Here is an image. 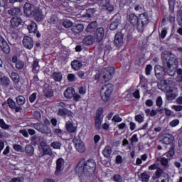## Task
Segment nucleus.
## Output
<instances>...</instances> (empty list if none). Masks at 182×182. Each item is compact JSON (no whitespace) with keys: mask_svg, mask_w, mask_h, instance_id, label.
Returning a JSON list of instances; mask_svg holds the SVG:
<instances>
[{"mask_svg":"<svg viewBox=\"0 0 182 182\" xmlns=\"http://www.w3.org/2000/svg\"><path fill=\"white\" fill-rule=\"evenodd\" d=\"M75 88L69 87L64 91L63 96L65 99H72L75 95Z\"/></svg>","mask_w":182,"mask_h":182,"instance_id":"nucleus-19","label":"nucleus"},{"mask_svg":"<svg viewBox=\"0 0 182 182\" xmlns=\"http://www.w3.org/2000/svg\"><path fill=\"white\" fill-rule=\"evenodd\" d=\"M113 75H114V68L107 67L102 70L100 75H95L94 76V80H102V83H106V82H109V80H112Z\"/></svg>","mask_w":182,"mask_h":182,"instance_id":"nucleus-3","label":"nucleus"},{"mask_svg":"<svg viewBox=\"0 0 182 182\" xmlns=\"http://www.w3.org/2000/svg\"><path fill=\"white\" fill-rule=\"evenodd\" d=\"M43 92L46 97H52L53 96V91L51 88H45Z\"/></svg>","mask_w":182,"mask_h":182,"instance_id":"nucleus-40","label":"nucleus"},{"mask_svg":"<svg viewBox=\"0 0 182 182\" xmlns=\"http://www.w3.org/2000/svg\"><path fill=\"white\" fill-rule=\"evenodd\" d=\"M141 178L142 181L146 182L150 179V176L149 174H147V173L144 172L141 174Z\"/></svg>","mask_w":182,"mask_h":182,"instance_id":"nucleus-46","label":"nucleus"},{"mask_svg":"<svg viewBox=\"0 0 182 182\" xmlns=\"http://www.w3.org/2000/svg\"><path fill=\"white\" fill-rule=\"evenodd\" d=\"M73 98L74 102H80V100L82 99V95H80V93H76V92L75 91Z\"/></svg>","mask_w":182,"mask_h":182,"instance_id":"nucleus-48","label":"nucleus"},{"mask_svg":"<svg viewBox=\"0 0 182 182\" xmlns=\"http://www.w3.org/2000/svg\"><path fill=\"white\" fill-rule=\"evenodd\" d=\"M96 170V162L93 159L81 160L76 167V173L80 177H90L95 174Z\"/></svg>","mask_w":182,"mask_h":182,"instance_id":"nucleus-2","label":"nucleus"},{"mask_svg":"<svg viewBox=\"0 0 182 182\" xmlns=\"http://www.w3.org/2000/svg\"><path fill=\"white\" fill-rule=\"evenodd\" d=\"M10 77L14 83H19V75L16 73H11L10 75Z\"/></svg>","mask_w":182,"mask_h":182,"instance_id":"nucleus-35","label":"nucleus"},{"mask_svg":"<svg viewBox=\"0 0 182 182\" xmlns=\"http://www.w3.org/2000/svg\"><path fill=\"white\" fill-rule=\"evenodd\" d=\"M161 143H162V144H171V143H173V135L170 134H163Z\"/></svg>","mask_w":182,"mask_h":182,"instance_id":"nucleus-15","label":"nucleus"},{"mask_svg":"<svg viewBox=\"0 0 182 182\" xmlns=\"http://www.w3.org/2000/svg\"><path fill=\"white\" fill-rule=\"evenodd\" d=\"M135 120L137 123H143L144 122V114H139L135 116Z\"/></svg>","mask_w":182,"mask_h":182,"instance_id":"nucleus-38","label":"nucleus"},{"mask_svg":"<svg viewBox=\"0 0 182 182\" xmlns=\"http://www.w3.org/2000/svg\"><path fill=\"white\" fill-rule=\"evenodd\" d=\"M97 2L100 6H107L110 4V0H97Z\"/></svg>","mask_w":182,"mask_h":182,"instance_id":"nucleus-41","label":"nucleus"},{"mask_svg":"<svg viewBox=\"0 0 182 182\" xmlns=\"http://www.w3.org/2000/svg\"><path fill=\"white\" fill-rule=\"evenodd\" d=\"M105 8H106V11H107V12H109V14H112V12L114 11V6L112 4H110L109 3L107 5V6H105Z\"/></svg>","mask_w":182,"mask_h":182,"instance_id":"nucleus-50","label":"nucleus"},{"mask_svg":"<svg viewBox=\"0 0 182 182\" xmlns=\"http://www.w3.org/2000/svg\"><path fill=\"white\" fill-rule=\"evenodd\" d=\"M114 181L115 182H122V176L119 174H117L114 176Z\"/></svg>","mask_w":182,"mask_h":182,"instance_id":"nucleus-64","label":"nucleus"},{"mask_svg":"<svg viewBox=\"0 0 182 182\" xmlns=\"http://www.w3.org/2000/svg\"><path fill=\"white\" fill-rule=\"evenodd\" d=\"M73 25V23H72V21H70V20H65L63 22V26H64V28H70L72 27Z\"/></svg>","mask_w":182,"mask_h":182,"instance_id":"nucleus-45","label":"nucleus"},{"mask_svg":"<svg viewBox=\"0 0 182 182\" xmlns=\"http://www.w3.org/2000/svg\"><path fill=\"white\" fill-rule=\"evenodd\" d=\"M32 127L36 129V130H38L40 133H43V134H50V129L43 124H33Z\"/></svg>","mask_w":182,"mask_h":182,"instance_id":"nucleus-8","label":"nucleus"},{"mask_svg":"<svg viewBox=\"0 0 182 182\" xmlns=\"http://www.w3.org/2000/svg\"><path fill=\"white\" fill-rule=\"evenodd\" d=\"M65 168V160L62 158H59L56 161V166H55V176H60L62 174V171H63V168Z\"/></svg>","mask_w":182,"mask_h":182,"instance_id":"nucleus-9","label":"nucleus"},{"mask_svg":"<svg viewBox=\"0 0 182 182\" xmlns=\"http://www.w3.org/2000/svg\"><path fill=\"white\" fill-rule=\"evenodd\" d=\"M23 178L18 176V177L12 178L10 182H23Z\"/></svg>","mask_w":182,"mask_h":182,"instance_id":"nucleus-61","label":"nucleus"},{"mask_svg":"<svg viewBox=\"0 0 182 182\" xmlns=\"http://www.w3.org/2000/svg\"><path fill=\"white\" fill-rule=\"evenodd\" d=\"M73 144L78 153H85L86 151V145L79 136L74 137Z\"/></svg>","mask_w":182,"mask_h":182,"instance_id":"nucleus-6","label":"nucleus"},{"mask_svg":"<svg viewBox=\"0 0 182 182\" xmlns=\"http://www.w3.org/2000/svg\"><path fill=\"white\" fill-rule=\"evenodd\" d=\"M48 22L50 25H56L58 23V17L56 16H52L48 20Z\"/></svg>","mask_w":182,"mask_h":182,"instance_id":"nucleus-47","label":"nucleus"},{"mask_svg":"<svg viewBox=\"0 0 182 182\" xmlns=\"http://www.w3.org/2000/svg\"><path fill=\"white\" fill-rule=\"evenodd\" d=\"M178 124H180V120L178 119H173L169 123V126H171V127H176Z\"/></svg>","mask_w":182,"mask_h":182,"instance_id":"nucleus-49","label":"nucleus"},{"mask_svg":"<svg viewBox=\"0 0 182 182\" xmlns=\"http://www.w3.org/2000/svg\"><path fill=\"white\" fill-rule=\"evenodd\" d=\"M128 19L132 25L134 26L136 25L139 28V17H137V16H136L134 14H131L129 15Z\"/></svg>","mask_w":182,"mask_h":182,"instance_id":"nucleus-21","label":"nucleus"},{"mask_svg":"<svg viewBox=\"0 0 182 182\" xmlns=\"http://www.w3.org/2000/svg\"><path fill=\"white\" fill-rule=\"evenodd\" d=\"M96 28H97V22L92 21L88 24L85 31L87 33H93V32L96 31Z\"/></svg>","mask_w":182,"mask_h":182,"instance_id":"nucleus-22","label":"nucleus"},{"mask_svg":"<svg viewBox=\"0 0 182 182\" xmlns=\"http://www.w3.org/2000/svg\"><path fill=\"white\" fill-rule=\"evenodd\" d=\"M0 127L4 130H8V129H9V125L5 123V121L3 119H0Z\"/></svg>","mask_w":182,"mask_h":182,"instance_id":"nucleus-44","label":"nucleus"},{"mask_svg":"<svg viewBox=\"0 0 182 182\" xmlns=\"http://www.w3.org/2000/svg\"><path fill=\"white\" fill-rule=\"evenodd\" d=\"M9 15H11V16H15L16 15H19L21 14V9L18 7L11 8L8 11Z\"/></svg>","mask_w":182,"mask_h":182,"instance_id":"nucleus-32","label":"nucleus"},{"mask_svg":"<svg viewBox=\"0 0 182 182\" xmlns=\"http://www.w3.org/2000/svg\"><path fill=\"white\" fill-rule=\"evenodd\" d=\"M11 83V80L8 77H3L0 78V85L1 86H9V85Z\"/></svg>","mask_w":182,"mask_h":182,"instance_id":"nucleus-34","label":"nucleus"},{"mask_svg":"<svg viewBox=\"0 0 182 182\" xmlns=\"http://www.w3.org/2000/svg\"><path fill=\"white\" fill-rule=\"evenodd\" d=\"M173 80H165L161 82V86H163L166 93V99L168 100H174L176 97L177 96V93L173 91Z\"/></svg>","mask_w":182,"mask_h":182,"instance_id":"nucleus-4","label":"nucleus"},{"mask_svg":"<svg viewBox=\"0 0 182 182\" xmlns=\"http://www.w3.org/2000/svg\"><path fill=\"white\" fill-rule=\"evenodd\" d=\"M29 33H36L38 31V25L35 21H31L27 26Z\"/></svg>","mask_w":182,"mask_h":182,"instance_id":"nucleus-23","label":"nucleus"},{"mask_svg":"<svg viewBox=\"0 0 182 182\" xmlns=\"http://www.w3.org/2000/svg\"><path fill=\"white\" fill-rule=\"evenodd\" d=\"M13 149H14V150H15V151H20L21 153H22L23 151L22 150V146H21L19 144H14L13 146Z\"/></svg>","mask_w":182,"mask_h":182,"instance_id":"nucleus-55","label":"nucleus"},{"mask_svg":"<svg viewBox=\"0 0 182 182\" xmlns=\"http://www.w3.org/2000/svg\"><path fill=\"white\" fill-rule=\"evenodd\" d=\"M24 14L26 16L32 17L36 9L31 3H26L23 6Z\"/></svg>","mask_w":182,"mask_h":182,"instance_id":"nucleus-10","label":"nucleus"},{"mask_svg":"<svg viewBox=\"0 0 182 182\" xmlns=\"http://www.w3.org/2000/svg\"><path fill=\"white\" fill-rule=\"evenodd\" d=\"M25 153L27 154V156H33V154L35 153V149L33 146L31 144H28L25 147Z\"/></svg>","mask_w":182,"mask_h":182,"instance_id":"nucleus-28","label":"nucleus"},{"mask_svg":"<svg viewBox=\"0 0 182 182\" xmlns=\"http://www.w3.org/2000/svg\"><path fill=\"white\" fill-rule=\"evenodd\" d=\"M174 2H176V0H168L170 10L172 11L169 16V21L171 23L176 21V16H174Z\"/></svg>","mask_w":182,"mask_h":182,"instance_id":"nucleus-18","label":"nucleus"},{"mask_svg":"<svg viewBox=\"0 0 182 182\" xmlns=\"http://www.w3.org/2000/svg\"><path fill=\"white\" fill-rule=\"evenodd\" d=\"M97 112L98 113L95 116V124L96 129H100V127H102V118L100 117V116L103 113V109L100 108L98 109Z\"/></svg>","mask_w":182,"mask_h":182,"instance_id":"nucleus-14","label":"nucleus"},{"mask_svg":"<svg viewBox=\"0 0 182 182\" xmlns=\"http://www.w3.org/2000/svg\"><path fill=\"white\" fill-rule=\"evenodd\" d=\"M165 155L166 156V157H168V159H169V160H171V159H173V157L174 156V149H170V151L165 154Z\"/></svg>","mask_w":182,"mask_h":182,"instance_id":"nucleus-52","label":"nucleus"},{"mask_svg":"<svg viewBox=\"0 0 182 182\" xmlns=\"http://www.w3.org/2000/svg\"><path fill=\"white\" fill-rule=\"evenodd\" d=\"M39 157H43V156H50L52 154V150L50 149V146L47 145L45 142H41L40 144L39 147Z\"/></svg>","mask_w":182,"mask_h":182,"instance_id":"nucleus-7","label":"nucleus"},{"mask_svg":"<svg viewBox=\"0 0 182 182\" xmlns=\"http://www.w3.org/2000/svg\"><path fill=\"white\" fill-rule=\"evenodd\" d=\"M119 23L120 22L119 21V20H115L110 24L109 29L111 31H115V29H117V27L119 26Z\"/></svg>","mask_w":182,"mask_h":182,"instance_id":"nucleus-39","label":"nucleus"},{"mask_svg":"<svg viewBox=\"0 0 182 182\" xmlns=\"http://www.w3.org/2000/svg\"><path fill=\"white\" fill-rule=\"evenodd\" d=\"M23 45L26 49H32L33 48V40L29 36H24L23 39Z\"/></svg>","mask_w":182,"mask_h":182,"instance_id":"nucleus-12","label":"nucleus"},{"mask_svg":"<svg viewBox=\"0 0 182 182\" xmlns=\"http://www.w3.org/2000/svg\"><path fill=\"white\" fill-rule=\"evenodd\" d=\"M50 147H53V149H55V150H60L62 144L59 141H55L50 144Z\"/></svg>","mask_w":182,"mask_h":182,"instance_id":"nucleus-36","label":"nucleus"},{"mask_svg":"<svg viewBox=\"0 0 182 182\" xmlns=\"http://www.w3.org/2000/svg\"><path fill=\"white\" fill-rule=\"evenodd\" d=\"M65 129L68 133H76L77 131V126L72 121H68L65 123Z\"/></svg>","mask_w":182,"mask_h":182,"instance_id":"nucleus-13","label":"nucleus"},{"mask_svg":"<svg viewBox=\"0 0 182 182\" xmlns=\"http://www.w3.org/2000/svg\"><path fill=\"white\" fill-rule=\"evenodd\" d=\"M95 39L92 36H87L82 40V43H84V45H87V46H89V45H93Z\"/></svg>","mask_w":182,"mask_h":182,"instance_id":"nucleus-29","label":"nucleus"},{"mask_svg":"<svg viewBox=\"0 0 182 182\" xmlns=\"http://www.w3.org/2000/svg\"><path fill=\"white\" fill-rule=\"evenodd\" d=\"M164 68L157 65L154 68L157 79H163V70L168 76H175L178 68V58L170 51H164L161 54Z\"/></svg>","mask_w":182,"mask_h":182,"instance_id":"nucleus-1","label":"nucleus"},{"mask_svg":"<svg viewBox=\"0 0 182 182\" xmlns=\"http://www.w3.org/2000/svg\"><path fill=\"white\" fill-rule=\"evenodd\" d=\"M177 19L180 26H182V7H180L179 11L177 13Z\"/></svg>","mask_w":182,"mask_h":182,"instance_id":"nucleus-42","label":"nucleus"},{"mask_svg":"<svg viewBox=\"0 0 182 182\" xmlns=\"http://www.w3.org/2000/svg\"><path fill=\"white\" fill-rule=\"evenodd\" d=\"M52 78L55 82H62V80L63 79V74H62V73L55 72L52 75Z\"/></svg>","mask_w":182,"mask_h":182,"instance_id":"nucleus-30","label":"nucleus"},{"mask_svg":"<svg viewBox=\"0 0 182 182\" xmlns=\"http://www.w3.org/2000/svg\"><path fill=\"white\" fill-rule=\"evenodd\" d=\"M85 26L82 24H77L72 27L71 31L74 33H80L83 31Z\"/></svg>","mask_w":182,"mask_h":182,"instance_id":"nucleus-31","label":"nucleus"},{"mask_svg":"<svg viewBox=\"0 0 182 182\" xmlns=\"http://www.w3.org/2000/svg\"><path fill=\"white\" fill-rule=\"evenodd\" d=\"M156 106H158L159 107H161V106L163 105V98H161V97H158L156 100Z\"/></svg>","mask_w":182,"mask_h":182,"instance_id":"nucleus-60","label":"nucleus"},{"mask_svg":"<svg viewBox=\"0 0 182 182\" xmlns=\"http://www.w3.org/2000/svg\"><path fill=\"white\" fill-rule=\"evenodd\" d=\"M172 109L175 110V112H181L182 105H173L172 106Z\"/></svg>","mask_w":182,"mask_h":182,"instance_id":"nucleus-62","label":"nucleus"},{"mask_svg":"<svg viewBox=\"0 0 182 182\" xmlns=\"http://www.w3.org/2000/svg\"><path fill=\"white\" fill-rule=\"evenodd\" d=\"M16 103L17 105H19V106H22V105H25V97L22 96V95H19L16 97Z\"/></svg>","mask_w":182,"mask_h":182,"instance_id":"nucleus-37","label":"nucleus"},{"mask_svg":"<svg viewBox=\"0 0 182 182\" xmlns=\"http://www.w3.org/2000/svg\"><path fill=\"white\" fill-rule=\"evenodd\" d=\"M113 92V85L112 84H107L103 85L100 90V97L102 101L107 102L112 97Z\"/></svg>","mask_w":182,"mask_h":182,"instance_id":"nucleus-5","label":"nucleus"},{"mask_svg":"<svg viewBox=\"0 0 182 182\" xmlns=\"http://www.w3.org/2000/svg\"><path fill=\"white\" fill-rule=\"evenodd\" d=\"M66 111L67 109H59L58 112V116L65 117V116H66Z\"/></svg>","mask_w":182,"mask_h":182,"instance_id":"nucleus-57","label":"nucleus"},{"mask_svg":"<svg viewBox=\"0 0 182 182\" xmlns=\"http://www.w3.org/2000/svg\"><path fill=\"white\" fill-rule=\"evenodd\" d=\"M87 90L86 85H82L78 87V93L82 96H85Z\"/></svg>","mask_w":182,"mask_h":182,"instance_id":"nucleus-43","label":"nucleus"},{"mask_svg":"<svg viewBox=\"0 0 182 182\" xmlns=\"http://www.w3.org/2000/svg\"><path fill=\"white\" fill-rule=\"evenodd\" d=\"M149 23V16L144 13L139 15L138 18V28H143Z\"/></svg>","mask_w":182,"mask_h":182,"instance_id":"nucleus-11","label":"nucleus"},{"mask_svg":"<svg viewBox=\"0 0 182 182\" xmlns=\"http://www.w3.org/2000/svg\"><path fill=\"white\" fill-rule=\"evenodd\" d=\"M7 103L11 109H15V102L12 99L9 98L7 100Z\"/></svg>","mask_w":182,"mask_h":182,"instance_id":"nucleus-54","label":"nucleus"},{"mask_svg":"<svg viewBox=\"0 0 182 182\" xmlns=\"http://www.w3.org/2000/svg\"><path fill=\"white\" fill-rule=\"evenodd\" d=\"M23 62H21V61H18L16 63V69H23Z\"/></svg>","mask_w":182,"mask_h":182,"instance_id":"nucleus-63","label":"nucleus"},{"mask_svg":"<svg viewBox=\"0 0 182 182\" xmlns=\"http://www.w3.org/2000/svg\"><path fill=\"white\" fill-rule=\"evenodd\" d=\"M122 120L123 119H122L119 115H115L112 118V122H115L116 123H120Z\"/></svg>","mask_w":182,"mask_h":182,"instance_id":"nucleus-58","label":"nucleus"},{"mask_svg":"<svg viewBox=\"0 0 182 182\" xmlns=\"http://www.w3.org/2000/svg\"><path fill=\"white\" fill-rule=\"evenodd\" d=\"M71 66L74 70H80L82 66H83V63H82L79 60H74L71 63Z\"/></svg>","mask_w":182,"mask_h":182,"instance_id":"nucleus-25","label":"nucleus"},{"mask_svg":"<svg viewBox=\"0 0 182 182\" xmlns=\"http://www.w3.org/2000/svg\"><path fill=\"white\" fill-rule=\"evenodd\" d=\"M151 70H153V66H151V65H147L146 67V75H147V76H149V75H150V73H151Z\"/></svg>","mask_w":182,"mask_h":182,"instance_id":"nucleus-56","label":"nucleus"},{"mask_svg":"<svg viewBox=\"0 0 182 182\" xmlns=\"http://www.w3.org/2000/svg\"><path fill=\"white\" fill-rule=\"evenodd\" d=\"M102 154L107 159L109 158L112 155V147H110L109 146H105V148L102 151Z\"/></svg>","mask_w":182,"mask_h":182,"instance_id":"nucleus-33","label":"nucleus"},{"mask_svg":"<svg viewBox=\"0 0 182 182\" xmlns=\"http://www.w3.org/2000/svg\"><path fill=\"white\" fill-rule=\"evenodd\" d=\"M114 42L116 46H120V45L123 43V36H122V33H119L115 35V38Z\"/></svg>","mask_w":182,"mask_h":182,"instance_id":"nucleus-27","label":"nucleus"},{"mask_svg":"<svg viewBox=\"0 0 182 182\" xmlns=\"http://www.w3.org/2000/svg\"><path fill=\"white\" fill-rule=\"evenodd\" d=\"M160 163L161 166H164L165 167H167L168 166V160H167V159L164 157L160 159Z\"/></svg>","mask_w":182,"mask_h":182,"instance_id":"nucleus-51","label":"nucleus"},{"mask_svg":"<svg viewBox=\"0 0 182 182\" xmlns=\"http://www.w3.org/2000/svg\"><path fill=\"white\" fill-rule=\"evenodd\" d=\"M32 16H33L35 21L36 22H41L45 18L42 10L36 9L35 10L34 13L33 14Z\"/></svg>","mask_w":182,"mask_h":182,"instance_id":"nucleus-17","label":"nucleus"},{"mask_svg":"<svg viewBox=\"0 0 182 182\" xmlns=\"http://www.w3.org/2000/svg\"><path fill=\"white\" fill-rule=\"evenodd\" d=\"M22 23V19L19 17H13L11 19V25L12 28H18Z\"/></svg>","mask_w":182,"mask_h":182,"instance_id":"nucleus-24","label":"nucleus"},{"mask_svg":"<svg viewBox=\"0 0 182 182\" xmlns=\"http://www.w3.org/2000/svg\"><path fill=\"white\" fill-rule=\"evenodd\" d=\"M163 173V171L161 168H158L155 172V178H160L161 177V174Z\"/></svg>","mask_w":182,"mask_h":182,"instance_id":"nucleus-53","label":"nucleus"},{"mask_svg":"<svg viewBox=\"0 0 182 182\" xmlns=\"http://www.w3.org/2000/svg\"><path fill=\"white\" fill-rule=\"evenodd\" d=\"M0 47L1 48L2 50L5 53H9L11 52V49L9 48V46L8 45V43L5 41V39H4L3 36H0Z\"/></svg>","mask_w":182,"mask_h":182,"instance_id":"nucleus-16","label":"nucleus"},{"mask_svg":"<svg viewBox=\"0 0 182 182\" xmlns=\"http://www.w3.org/2000/svg\"><path fill=\"white\" fill-rule=\"evenodd\" d=\"M32 66H33L32 72L36 74L39 73L41 66H39V60L38 59L33 60Z\"/></svg>","mask_w":182,"mask_h":182,"instance_id":"nucleus-26","label":"nucleus"},{"mask_svg":"<svg viewBox=\"0 0 182 182\" xmlns=\"http://www.w3.org/2000/svg\"><path fill=\"white\" fill-rule=\"evenodd\" d=\"M68 80H69V82H75V80H76V76L75 75V74H68Z\"/></svg>","mask_w":182,"mask_h":182,"instance_id":"nucleus-59","label":"nucleus"},{"mask_svg":"<svg viewBox=\"0 0 182 182\" xmlns=\"http://www.w3.org/2000/svg\"><path fill=\"white\" fill-rule=\"evenodd\" d=\"M95 38L98 42H100L105 38V28L103 27H100L96 30Z\"/></svg>","mask_w":182,"mask_h":182,"instance_id":"nucleus-20","label":"nucleus"}]
</instances>
